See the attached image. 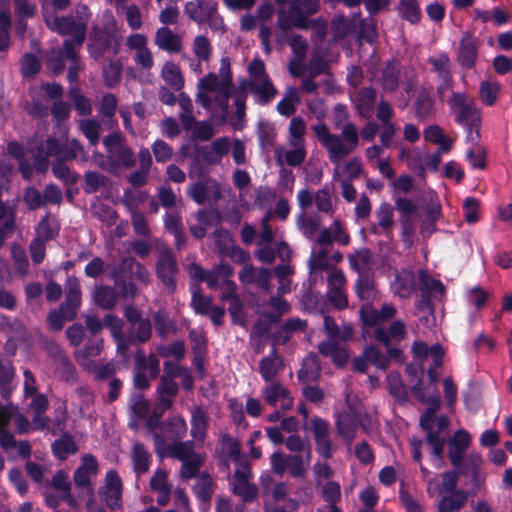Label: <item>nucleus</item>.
I'll return each instance as SVG.
<instances>
[{
	"label": "nucleus",
	"instance_id": "obj_1",
	"mask_svg": "<svg viewBox=\"0 0 512 512\" xmlns=\"http://www.w3.org/2000/svg\"><path fill=\"white\" fill-rule=\"evenodd\" d=\"M231 88V61L225 56L220 60L218 74L210 72L198 81L196 102L210 111L214 118L224 122L228 115Z\"/></svg>",
	"mask_w": 512,
	"mask_h": 512
},
{
	"label": "nucleus",
	"instance_id": "obj_2",
	"mask_svg": "<svg viewBox=\"0 0 512 512\" xmlns=\"http://www.w3.org/2000/svg\"><path fill=\"white\" fill-rule=\"evenodd\" d=\"M378 130L379 127L374 122H368L360 133L354 123L347 122L342 126L339 135L332 133L325 123L312 126L317 140L326 149L329 160L335 165H339L345 157L356 150L360 136L366 141H372Z\"/></svg>",
	"mask_w": 512,
	"mask_h": 512
},
{
	"label": "nucleus",
	"instance_id": "obj_3",
	"mask_svg": "<svg viewBox=\"0 0 512 512\" xmlns=\"http://www.w3.org/2000/svg\"><path fill=\"white\" fill-rule=\"evenodd\" d=\"M279 6L277 11V27L275 41L283 44L286 41L285 32L293 27L308 29L311 25L309 17L320 8L319 0H275Z\"/></svg>",
	"mask_w": 512,
	"mask_h": 512
},
{
	"label": "nucleus",
	"instance_id": "obj_4",
	"mask_svg": "<svg viewBox=\"0 0 512 512\" xmlns=\"http://www.w3.org/2000/svg\"><path fill=\"white\" fill-rule=\"evenodd\" d=\"M306 123L301 117L291 119L288 126L287 143L288 147L278 146L275 148V162L277 166L288 165L300 166L306 159Z\"/></svg>",
	"mask_w": 512,
	"mask_h": 512
},
{
	"label": "nucleus",
	"instance_id": "obj_5",
	"mask_svg": "<svg viewBox=\"0 0 512 512\" xmlns=\"http://www.w3.org/2000/svg\"><path fill=\"white\" fill-rule=\"evenodd\" d=\"M103 145L107 153V162H97L98 167L117 175L122 168L129 169L135 165V154L121 133L108 134L103 139Z\"/></svg>",
	"mask_w": 512,
	"mask_h": 512
},
{
	"label": "nucleus",
	"instance_id": "obj_6",
	"mask_svg": "<svg viewBox=\"0 0 512 512\" xmlns=\"http://www.w3.org/2000/svg\"><path fill=\"white\" fill-rule=\"evenodd\" d=\"M393 293L401 298H409L416 289L423 292L444 293L441 282L431 278L426 271L419 269L417 276L409 269H402L395 275L391 284Z\"/></svg>",
	"mask_w": 512,
	"mask_h": 512
},
{
	"label": "nucleus",
	"instance_id": "obj_7",
	"mask_svg": "<svg viewBox=\"0 0 512 512\" xmlns=\"http://www.w3.org/2000/svg\"><path fill=\"white\" fill-rule=\"evenodd\" d=\"M434 407H428L420 417V426L425 432L427 443L432 447V454L442 459L446 443L449 420L446 416H437Z\"/></svg>",
	"mask_w": 512,
	"mask_h": 512
},
{
	"label": "nucleus",
	"instance_id": "obj_8",
	"mask_svg": "<svg viewBox=\"0 0 512 512\" xmlns=\"http://www.w3.org/2000/svg\"><path fill=\"white\" fill-rule=\"evenodd\" d=\"M247 70L249 79L246 87L255 95L257 103L266 105L271 102L277 96L278 90L266 72L264 62L255 58L249 63Z\"/></svg>",
	"mask_w": 512,
	"mask_h": 512
},
{
	"label": "nucleus",
	"instance_id": "obj_9",
	"mask_svg": "<svg viewBox=\"0 0 512 512\" xmlns=\"http://www.w3.org/2000/svg\"><path fill=\"white\" fill-rule=\"evenodd\" d=\"M449 107L458 124L468 126V140L475 142L479 138V131L473 135L472 127L480 121V111L475 100L466 93L455 92L448 101Z\"/></svg>",
	"mask_w": 512,
	"mask_h": 512
},
{
	"label": "nucleus",
	"instance_id": "obj_10",
	"mask_svg": "<svg viewBox=\"0 0 512 512\" xmlns=\"http://www.w3.org/2000/svg\"><path fill=\"white\" fill-rule=\"evenodd\" d=\"M311 459L312 452L308 449L306 454H285L277 451L270 456V465L278 476L289 473L293 478L303 479L308 473Z\"/></svg>",
	"mask_w": 512,
	"mask_h": 512
},
{
	"label": "nucleus",
	"instance_id": "obj_11",
	"mask_svg": "<svg viewBox=\"0 0 512 512\" xmlns=\"http://www.w3.org/2000/svg\"><path fill=\"white\" fill-rule=\"evenodd\" d=\"M252 464H240L235 467L229 478L231 492L238 496L244 503H252L258 499L259 488L252 481Z\"/></svg>",
	"mask_w": 512,
	"mask_h": 512
},
{
	"label": "nucleus",
	"instance_id": "obj_12",
	"mask_svg": "<svg viewBox=\"0 0 512 512\" xmlns=\"http://www.w3.org/2000/svg\"><path fill=\"white\" fill-rule=\"evenodd\" d=\"M124 316L127 319L129 328L127 335L132 343L143 344L152 337V323L149 318H144L142 312L132 306H126Z\"/></svg>",
	"mask_w": 512,
	"mask_h": 512
},
{
	"label": "nucleus",
	"instance_id": "obj_13",
	"mask_svg": "<svg viewBox=\"0 0 512 512\" xmlns=\"http://www.w3.org/2000/svg\"><path fill=\"white\" fill-rule=\"evenodd\" d=\"M309 429L313 434L317 454L323 460L332 458L335 446L330 437L329 422L317 416L313 417L310 421Z\"/></svg>",
	"mask_w": 512,
	"mask_h": 512
},
{
	"label": "nucleus",
	"instance_id": "obj_14",
	"mask_svg": "<svg viewBox=\"0 0 512 512\" xmlns=\"http://www.w3.org/2000/svg\"><path fill=\"white\" fill-rule=\"evenodd\" d=\"M187 194L198 205L206 202H217L222 197L219 182L210 177L191 184L188 187Z\"/></svg>",
	"mask_w": 512,
	"mask_h": 512
},
{
	"label": "nucleus",
	"instance_id": "obj_15",
	"mask_svg": "<svg viewBox=\"0 0 512 512\" xmlns=\"http://www.w3.org/2000/svg\"><path fill=\"white\" fill-rule=\"evenodd\" d=\"M217 455L225 465L227 471H229V461H233L235 467H239L240 464L245 465L251 463L250 460L241 453L240 442L226 433L221 434L219 438Z\"/></svg>",
	"mask_w": 512,
	"mask_h": 512
},
{
	"label": "nucleus",
	"instance_id": "obj_16",
	"mask_svg": "<svg viewBox=\"0 0 512 512\" xmlns=\"http://www.w3.org/2000/svg\"><path fill=\"white\" fill-rule=\"evenodd\" d=\"M65 145L64 141L49 137L39 145L31 142L28 149L33 154L37 169L44 172L48 169V158L60 155Z\"/></svg>",
	"mask_w": 512,
	"mask_h": 512
},
{
	"label": "nucleus",
	"instance_id": "obj_17",
	"mask_svg": "<svg viewBox=\"0 0 512 512\" xmlns=\"http://www.w3.org/2000/svg\"><path fill=\"white\" fill-rule=\"evenodd\" d=\"M346 277L342 270L333 268L327 276V298L329 302L338 309L348 306V298L345 292Z\"/></svg>",
	"mask_w": 512,
	"mask_h": 512
},
{
	"label": "nucleus",
	"instance_id": "obj_18",
	"mask_svg": "<svg viewBox=\"0 0 512 512\" xmlns=\"http://www.w3.org/2000/svg\"><path fill=\"white\" fill-rule=\"evenodd\" d=\"M127 48L134 52V62L144 70H150L154 65V58L148 48V39L144 34H131L126 39Z\"/></svg>",
	"mask_w": 512,
	"mask_h": 512
},
{
	"label": "nucleus",
	"instance_id": "obj_19",
	"mask_svg": "<svg viewBox=\"0 0 512 512\" xmlns=\"http://www.w3.org/2000/svg\"><path fill=\"white\" fill-rule=\"evenodd\" d=\"M99 497L112 510L121 507L122 482L115 470L106 474L104 485L99 489Z\"/></svg>",
	"mask_w": 512,
	"mask_h": 512
},
{
	"label": "nucleus",
	"instance_id": "obj_20",
	"mask_svg": "<svg viewBox=\"0 0 512 512\" xmlns=\"http://www.w3.org/2000/svg\"><path fill=\"white\" fill-rule=\"evenodd\" d=\"M53 29L62 35H70L73 37V39L64 41L70 42L72 49H79L85 40L86 24L76 21L73 17L56 18L54 20Z\"/></svg>",
	"mask_w": 512,
	"mask_h": 512
},
{
	"label": "nucleus",
	"instance_id": "obj_21",
	"mask_svg": "<svg viewBox=\"0 0 512 512\" xmlns=\"http://www.w3.org/2000/svg\"><path fill=\"white\" fill-rule=\"evenodd\" d=\"M177 272L178 268L173 252L170 249L161 250L156 262V275L171 292L176 287L175 276Z\"/></svg>",
	"mask_w": 512,
	"mask_h": 512
},
{
	"label": "nucleus",
	"instance_id": "obj_22",
	"mask_svg": "<svg viewBox=\"0 0 512 512\" xmlns=\"http://www.w3.org/2000/svg\"><path fill=\"white\" fill-rule=\"evenodd\" d=\"M185 13L198 23H213L217 20V2L213 0H191L185 5Z\"/></svg>",
	"mask_w": 512,
	"mask_h": 512
},
{
	"label": "nucleus",
	"instance_id": "obj_23",
	"mask_svg": "<svg viewBox=\"0 0 512 512\" xmlns=\"http://www.w3.org/2000/svg\"><path fill=\"white\" fill-rule=\"evenodd\" d=\"M265 402L272 407L287 411L293 407V398L289 390L279 381L268 382L262 390Z\"/></svg>",
	"mask_w": 512,
	"mask_h": 512
},
{
	"label": "nucleus",
	"instance_id": "obj_24",
	"mask_svg": "<svg viewBox=\"0 0 512 512\" xmlns=\"http://www.w3.org/2000/svg\"><path fill=\"white\" fill-rule=\"evenodd\" d=\"M479 42L470 33H464L459 41L456 60L465 69L475 66L478 59Z\"/></svg>",
	"mask_w": 512,
	"mask_h": 512
},
{
	"label": "nucleus",
	"instance_id": "obj_25",
	"mask_svg": "<svg viewBox=\"0 0 512 512\" xmlns=\"http://www.w3.org/2000/svg\"><path fill=\"white\" fill-rule=\"evenodd\" d=\"M80 305L81 287L79 280L70 276L65 283V302L61 305V311L66 316V320L72 321L76 317Z\"/></svg>",
	"mask_w": 512,
	"mask_h": 512
},
{
	"label": "nucleus",
	"instance_id": "obj_26",
	"mask_svg": "<svg viewBox=\"0 0 512 512\" xmlns=\"http://www.w3.org/2000/svg\"><path fill=\"white\" fill-rule=\"evenodd\" d=\"M320 246H331L334 242L347 246L350 243V235L340 219H335L329 227L323 228L316 238Z\"/></svg>",
	"mask_w": 512,
	"mask_h": 512
},
{
	"label": "nucleus",
	"instance_id": "obj_27",
	"mask_svg": "<svg viewBox=\"0 0 512 512\" xmlns=\"http://www.w3.org/2000/svg\"><path fill=\"white\" fill-rule=\"evenodd\" d=\"M98 473V463L96 458L91 454L82 457L81 465L74 473V483L77 487L85 488L90 494H93L91 488V479Z\"/></svg>",
	"mask_w": 512,
	"mask_h": 512
},
{
	"label": "nucleus",
	"instance_id": "obj_28",
	"mask_svg": "<svg viewBox=\"0 0 512 512\" xmlns=\"http://www.w3.org/2000/svg\"><path fill=\"white\" fill-rule=\"evenodd\" d=\"M471 444V436L466 430H458L448 441V456L451 464L458 468L463 462V457Z\"/></svg>",
	"mask_w": 512,
	"mask_h": 512
},
{
	"label": "nucleus",
	"instance_id": "obj_29",
	"mask_svg": "<svg viewBox=\"0 0 512 512\" xmlns=\"http://www.w3.org/2000/svg\"><path fill=\"white\" fill-rule=\"evenodd\" d=\"M231 148L230 139L226 136L219 137L211 144L200 149L202 160L208 165H218L222 158L228 154Z\"/></svg>",
	"mask_w": 512,
	"mask_h": 512
},
{
	"label": "nucleus",
	"instance_id": "obj_30",
	"mask_svg": "<svg viewBox=\"0 0 512 512\" xmlns=\"http://www.w3.org/2000/svg\"><path fill=\"white\" fill-rule=\"evenodd\" d=\"M376 223L370 227V232L375 235L388 236L394 225V211L391 204L383 202L375 212Z\"/></svg>",
	"mask_w": 512,
	"mask_h": 512
},
{
	"label": "nucleus",
	"instance_id": "obj_31",
	"mask_svg": "<svg viewBox=\"0 0 512 512\" xmlns=\"http://www.w3.org/2000/svg\"><path fill=\"white\" fill-rule=\"evenodd\" d=\"M318 351L322 356L330 358L339 367L344 366L350 356L345 344L335 339H327L321 342L318 345Z\"/></svg>",
	"mask_w": 512,
	"mask_h": 512
},
{
	"label": "nucleus",
	"instance_id": "obj_32",
	"mask_svg": "<svg viewBox=\"0 0 512 512\" xmlns=\"http://www.w3.org/2000/svg\"><path fill=\"white\" fill-rule=\"evenodd\" d=\"M284 369L282 357L273 348L272 352L262 358L259 362V373L265 382H273L278 374Z\"/></svg>",
	"mask_w": 512,
	"mask_h": 512
},
{
	"label": "nucleus",
	"instance_id": "obj_33",
	"mask_svg": "<svg viewBox=\"0 0 512 512\" xmlns=\"http://www.w3.org/2000/svg\"><path fill=\"white\" fill-rule=\"evenodd\" d=\"M154 42L160 50L168 53H179L183 47L181 36L168 27L157 29Z\"/></svg>",
	"mask_w": 512,
	"mask_h": 512
},
{
	"label": "nucleus",
	"instance_id": "obj_34",
	"mask_svg": "<svg viewBox=\"0 0 512 512\" xmlns=\"http://www.w3.org/2000/svg\"><path fill=\"white\" fill-rule=\"evenodd\" d=\"M377 341L389 346L392 342H400L405 338L406 325L401 320L391 323L389 328H376L374 332Z\"/></svg>",
	"mask_w": 512,
	"mask_h": 512
},
{
	"label": "nucleus",
	"instance_id": "obj_35",
	"mask_svg": "<svg viewBox=\"0 0 512 512\" xmlns=\"http://www.w3.org/2000/svg\"><path fill=\"white\" fill-rule=\"evenodd\" d=\"M209 417L201 407H194L191 412V436L194 441L203 443L207 436Z\"/></svg>",
	"mask_w": 512,
	"mask_h": 512
},
{
	"label": "nucleus",
	"instance_id": "obj_36",
	"mask_svg": "<svg viewBox=\"0 0 512 512\" xmlns=\"http://www.w3.org/2000/svg\"><path fill=\"white\" fill-rule=\"evenodd\" d=\"M15 412L16 407L14 405H3L0 403V446L3 449H9L15 446L13 435L6 430Z\"/></svg>",
	"mask_w": 512,
	"mask_h": 512
},
{
	"label": "nucleus",
	"instance_id": "obj_37",
	"mask_svg": "<svg viewBox=\"0 0 512 512\" xmlns=\"http://www.w3.org/2000/svg\"><path fill=\"white\" fill-rule=\"evenodd\" d=\"M301 103L299 90L294 86H287L283 98L278 102L276 109L279 114L290 117L295 114L297 106Z\"/></svg>",
	"mask_w": 512,
	"mask_h": 512
},
{
	"label": "nucleus",
	"instance_id": "obj_38",
	"mask_svg": "<svg viewBox=\"0 0 512 512\" xmlns=\"http://www.w3.org/2000/svg\"><path fill=\"white\" fill-rule=\"evenodd\" d=\"M135 365L136 369L143 371L151 379H156L160 373V361L155 354L146 355L142 349H139L135 353Z\"/></svg>",
	"mask_w": 512,
	"mask_h": 512
},
{
	"label": "nucleus",
	"instance_id": "obj_39",
	"mask_svg": "<svg viewBox=\"0 0 512 512\" xmlns=\"http://www.w3.org/2000/svg\"><path fill=\"white\" fill-rule=\"evenodd\" d=\"M106 327L111 331L112 337L117 342V351L121 354H125L129 348V344L132 343L129 337L125 339L122 335L123 321L113 314L105 315Z\"/></svg>",
	"mask_w": 512,
	"mask_h": 512
},
{
	"label": "nucleus",
	"instance_id": "obj_40",
	"mask_svg": "<svg viewBox=\"0 0 512 512\" xmlns=\"http://www.w3.org/2000/svg\"><path fill=\"white\" fill-rule=\"evenodd\" d=\"M279 296H273L267 303L262 305V314L270 322H278L279 319L290 310V305L287 301Z\"/></svg>",
	"mask_w": 512,
	"mask_h": 512
},
{
	"label": "nucleus",
	"instance_id": "obj_41",
	"mask_svg": "<svg viewBox=\"0 0 512 512\" xmlns=\"http://www.w3.org/2000/svg\"><path fill=\"white\" fill-rule=\"evenodd\" d=\"M161 78L173 90L180 91L184 87V76L176 63L166 61L161 68Z\"/></svg>",
	"mask_w": 512,
	"mask_h": 512
},
{
	"label": "nucleus",
	"instance_id": "obj_42",
	"mask_svg": "<svg viewBox=\"0 0 512 512\" xmlns=\"http://www.w3.org/2000/svg\"><path fill=\"white\" fill-rule=\"evenodd\" d=\"M103 349V341L95 340L87 343L82 349L75 352L76 361L85 369H92V357L99 356Z\"/></svg>",
	"mask_w": 512,
	"mask_h": 512
},
{
	"label": "nucleus",
	"instance_id": "obj_43",
	"mask_svg": "<svg viewBox=\"0 0 512 512\" xmlns=\"http://www.w3.org/2000/svg\"><path fill=\"white\" fill-rule=\"evenodd\" d=\"M337 433L343 437L348 444H351L356 436L357 419L349 413L339 414L336 419Z\"/></svg>",
	"mask_w": 512,
	"mask_h": 512
},
{
	"label": "nucleus",
	"instance_id": "obj_44",
	"mask_svg": "<svg viewBox=\"0 0 512 512\" xmlns=\"http://www.w3.org/2000/svg\"><path fill=\"white\" fill-rule=\"evenodd\" d=\"M468 494L463 490H455L443 496L438 504V512H456L462 509L467 502Z\"/></svg>",
	"mask_w": 512,
	"mask_h": 512
},
{
	"label": "nucleus",
	"instance_id": "obj_45",
	"mask_svg": "<svg viewBox=\"0 0 512 512\" xmlns=\"http://www.w3.org/2000/svg\"><path fill=\"white\" fill-rule=\"evenodd\" d=\"M412 391L420 402L429 404V407L435 405V411L439 409L440 397L436 385L423 386L421 382H418L413 386Z\"/></svg>",
	"mask_w": 512,
	"mask_h": 512
},
{
	"label": "nucleus",
	"instance_id": "obj_46",
	"mask_svg": "<svg viewBox=\"0 0 512 512\" xmlns=\"http://www.w3.org/2000/svg\"><path fill=\"white\" fill-rule=\"evenodd\" d=\"M60 224L57 218L51 214H47L41 219L36 227V237L44 241H50L59 234Z\"/></svg>",
	"mask_w": 512,
	"mask_h": 512
},
{
	"label": "nucleus",
	"instance_id": "obj_47",
	"mask_svg": "<svg viewBox=\"0 0 512 512\" xmlns=\"http://www.w3.org/2000/svg\"><path fill=\"white\" fill-rule=\"evenodd\" d=\"M321 371L320 362L316 354H309L302 363V368L298 372V378L304 383L315 381Z\"/></svg>",
	"mask_w": 512,
	"mask_h": 512
},
{
	"label": "nucleus",
	"instance_id": "obj_48",
	"mask_svg": "<svg viewBox=\"0 0 512 512\" xmlns=\"http://www.w3.org/2000/svg\"><path fill=\"white\" fill-rule=\"evenodd\" d=\"M61 55L68 61H70V65L68 67L67 78L71 83H75L78 80V73L82 69V65L79 61L77 49H72V44L70 42L63 43V49L61 50Z\"/></svg>",
	"mask_w": 512,
	"mask_h": 512
},
{
	"label": "nucleus",
	"instance_id": "obj_49",
	"mask_svg": "<svg viewBox=\"0 0 512 512\" xmlns=\"http://www.w3.org/2000/svg\"><path fill=\"white\" fill-rule=\"evenodd\" d=\"M193 55L197 60L204 61L208 64L213 54V46L211 40L205 35H197L191 44Z\"/></svg>",
	"mask_w": 512,
	"mask_h": 512
},
{
	"label": "nucleus",
	"instance_id": "obj_50",
	"mask_svg": "<svg viewBox=\"0 0 512 512\" xmlns=\"http://www.w3.org/2000/svg\"><path fill=\"white\" fill-rule=\"evenodd\" d=\"M233 273L234 270L230 265L220 263L207 271L206 284L209 288L216 289L221 286V282L229 280Z\"/></svg>",
	"mask_w": 512,
	"mask_h": 512
},
{
	"label": "nucleus",
	"instance_id": "obj_51",
	"mask_svg": "<svg viewBox=\"0 0 512 512\" xmlns=\"http://www.w3.org/2000/svg\"><path fill=\"white\" fill-rule=\"evenodd\" d=\"M351 269L356 271L359 276L367 275L372 266V257L367 249L355 251L348 256Z\"/></svg>",
	"mask_w": 512,
	"mask_h": 512
},
{
	"label": "nucleus",
	"instance_id": "obj_52",
	"mask_svg": "<svg viewBox=\"0 0 512 512\" xmlns=\"http://www.w3.org/2000/svg\"><path fill=\"white\" fill-rule=\"evenodd\" d=\"M93 299L103 309H111L118 302L117 291L108 286H97L93 293Z\"/></svg>",
	"mask_w": 512,
	"mask_h": 512
},
{
	"label": "nucleus",
	"instance_id": "obj_53",
	"mask_svg": "<svg viewBox=\"0 0 512 512\" xmlns=\"http://www.w3.org/2000/svg\"><path fill=\"white\" fill-rule=\"evenodd\" d=\"M501 85L496 80H483L479 86V97L484 105L493 106L498 99Z\"/></svg>",
	"mask_w": 512,
	"mask_h": 512
},
{
	"label": "nucleus",
	"instance_id": "obj_54",
	"mask_svg": "<svg viewBox=\"0 0 512 512\" xmlns=\"http://www.w3.org/2000/svg\"><path fill=\"white\" fill-rule=\"evenodd\" d=\"M415 114L420 119H426L433 111V99L425 88H420L415 99Z\"/></svg>",
	"mask_w": 512,
	"mask_h": 512
},
{
	"label": "nucleus",
	"instance_id": "obj_55",
	"mask_svg": "<svg viewBox=\"0 0 512 512\" xmlns=\"http://www.w3.org/2000/svg\"><path fill=\"white\" fill-rule=\"evenodd\" d=\"M123 67L119 60H109L102 68L104 84L115 87L121 80Z\"/></svg>",
	"mask_w": 512,
	"mask_h": 512
},
{
	"label": "nucleus",
	"instance_id": "obj_56",
	"mask_svg": "<svg viewBox=\"0 0 512 512\" xmlns=\"http://www.w3.org/2000/svg\"><path fill=\"white\" fill-rule=\"evenodd\" d=\"M168 453L171 457L181 462H185L199 454L195 451L192 441L175 442L168 447Z\"/></svg>",
	"mask_w": 512,
	"mask_h": 512
},
{
	"label": "nucleus",
	"instance_id": "obj_57",
	"mask_svg": "<svg viewBox=\"0 0 512 512\" xmlns=\"http://www.w3.org/2000/svg\"><path fill=\"white\" fill-rule=\"evenodd\" d=\"M134 470L138 474L146 473L149 470L151 455L141 443L136 442L132 450Z\"/></svg>",
	"mask_w": 512,
	"mask_h": 512
},
{
	"label": "nucleus",
	"instance_id": "obj_58",
	"mask_svg": "<svg viewBox=\"0 0 512 512\" xmlns=\"http://www.w3.org/2000/svg\"><path fill=\"white\" fill-rule=\"evenodd\" d=\"M193 490L199 500L207 503L211 500L215 490L214 480L208 474L200 475Z\"/></svg>",
	"mask_w": 512,
	"mask_h": 512
},
{
	"label": "nucleus",
	"instance_id": "obj_59",
	"mask_svg": "<svg viewBox=\"0 0 512 512\" xmlns=\"http://www.w3.org/2000/svg\"><path fill=\"white\" fill-rule=\"evenodd\" d=\"M278 280V295H283L291 291V276L294 274V268L290 264H280L274 269Z\"/></svg>",
	"mask_w": 512,
	"mask_h": 512
},
{
	"label": "nucleus",
	"instance_id": "obj_60",
	"mask_svg": "<svg viewBox=\"0 0 512 512\" xmlns=\"http://www.w3.org/2000/svg\"><path fill=\"white\" fill-rule=\"evenodd\" d=\"M382 88L386 91H395L399 85V68L397 64L389 62L383 68L380 79Z\"/></svg>",
	"mask_w": 512,
	"mask_h": 512
},
{
	"label": "nucleus",
	"instance_id": "obj_61",
	"mask_svg": "<svg viewBox=\"0 0 512 512\" xmlns=\"http://www.w3.org/2000/svg\"><path fill=\"white\" fill-rule=\"evenodd\" d=\"M108 178L99 172L88 171L84 174L83 190L86 194H93L106 187Z\"/></svg>",
	"mask_w": 512,
	"mask_h": 512
},
{
	"label": "nucleus",
	"instance_id": "obj_62",
	"mask_svg": "<svg viewBox=\"0 0 512 512\" xmlns=\"http://www.w3.org/2000/svg\"><path fill=\"white\" fill-rule=\"evenodd\" d=\"M376 100V92L372 88H362L357 97V108L363 117H369Z\"/></svg>",
	"mask_w": 512,
	"mask_h": 512
},
{
	"label": "nucleus",
	"instance_id": "obj_63",
	"mask_svg": "<svg viewBox=\"0 0 512 512\" xmlns=\"http://www.w3.org/2000/svg\"><path fill=\"white\" fill-rule=\"evenodd\" d=\"M78 128L88 139L92 146L98 144L100 139L101 124L95 119H82L78 122Z\"/></svg>",
	"mask_w": 512,
	"mask_h": 512
},
{
	"label": "nucleus",
	"instance_id": "obj_64",
	"mask_svg": "<svg viewBox=\"0 0 512 512\" xmlns=\"http://www.w3.org/2000/svg\"><path fill=\"white\" fill-rule=\"evenodd\" d=\"M297 226L306 238L312 240L319 229L320 219L318 216L302 213L297 218Z\"/></svg>",
	"mask_w": 512,
	"mask_h": 512
}]
</instances>
